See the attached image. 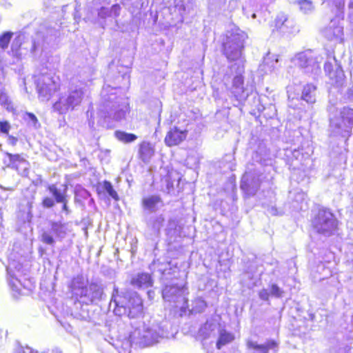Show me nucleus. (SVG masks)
Instances as JSON below:
<instances>
[{
    "label": "nucleus",
    "instance_id": "nucleus-24",
    "mask_svg": "<svg viewBox=\"0 0 353 353\" xmlns=\"http://www.w3.org/2000/svg\"><path fill=\"white\" fill-rule=\"evenodd\" d=\"M323 34L328 40H342L343 27L339 25L336 20H331L328 26L323 30Z\"/></svg>",
    "mask_w": 353,
    "mask_h": 353
},
{
    "label": "nucleus",
    "instance_id": "nucleus-38",
    "mask_svg": "<svg viewBox=\"0 0 353 353\" xmlns=\"http://www.w3.org/2000/svg\"><path fill=\"white\" fill-rule=\"evenodd\" d=\"M13 33L11 32H6L0 35V47L4 50L6 49L10 43Z\"/></svg>",
    "mask_w": 353,
    "mask_h": 353
},
{
    "label": "nucleus",
    "instance_id": "nucleus-48",
    "mask_svg": "<svg viewBox=\"0 0 353 353\" xmlns=\"http://www.w3.org/2000/svg\"><path fill=\"white\" fill-rule=\"evenodd\" d=\"M270 296V290H268L267 289H262L259 292V296L263 301H268L269 300Z\"/></svg>",
    "mask_w": 353,
    "mask_h": 353
},
{
    "label": "nucleus",
    "instance_id": "nucleus-35",
    "mask_svg": "<svg viewBox=\"0 0 353 353\" xmlns=\"http://www.w3.org/2000/svg\"><path fill=\"white\" fill-rule=\"evenodd\" d=\"M23 118L30 127H32L34 129H38L40 127V123L33 113L26 112Z\"/></svg>",
    "mask_w": 353,
    "mask_h": 353
},
{
    "label": "nucleus",
    "instance_id": "nucleus-2",
    "mask_svg": "<svg viewBox=\"0 0 353 353\" xmlns=\"http://www.w3.org/2000/svg\"><path fill=\"white\" fill-rule=\"evenodd\" d=\"M168 325V323L165 319L150 318L131 333L130 341L141 347L153 345L167 337Z\"/></svg>",
    "mask_w": 353,
    "mask_h": 353
},
{
    "label": "nucleus",
    "instance_id": "nucleus-17",
    "mask_svg": "<svg viewBox=\"0 0 353 353\" xmlns=\"http://www.w3.org/2000/svg\"><path fill=\"white\" fill-rule=\"evenodd\" d=\"M274 23L275 29L283 34H293L299 31L295 21L283 13L277 15Z\"/></svg>",
    "mask_w": 353,
    "mask_h": 353
},
{
    "label": "nucleus",
    "instance_id": "nucleus-9",
    "mask_svg": "<svg viewBox=\"0 0 353 353\" xmlns=\"http://www.w3.org/2000/svg\"><path fill=\"white\" fill-rule=\"evenodd\" d=\"M230 74H225L224 81L227 77L229 79L231 76H234L232 79V85L230 88L231 93L237 101H243L249 95L248 90L244 88V80L242 74L244 72V65L241 63H234L229 67Z\"/></svg>",
    "mask_w": 353,
    "mask_h": 353
},
{
    "label": "nucleus",
    "instance_id": "nucleus-54",
    "mask_svg": "<svg viewBox=\"0 0 353 353\" xmlns=\"http://www.w3.org/2000/svg\"><path fill=\"white\" fill-rule=\"evenodd\" d=\"M348 8L350 10V14L353 17V0H350Z\"/></svg>",
    "mask_w": 353,
    "mask_h": 353
},
{
    "label": "nucleus",
    "instance_id": "nucleus-25",
    "mask_svg": "<svg viewBox=\"0 0 353 353\" xmlns=\"http://www.w3.org/2000/svg\"><path fill=\"white\" fill-rule=\"evenodd\" d=\"M279 56L276 54H271L270 53L263 59V63L260 65V70L265 73L272 72L278 69L279 65Z\"/></svg>",
    "mask_w": 353,
    "mask_h": 353
},
{
    "label": "nucleus",
    "instance_id": "nucleus-57",
    "mask_svg": "<svg viewBox=\"0 0 353 353\" xmlns=\"http://www.w3.org/2000/svg\"><path fill=\"white\" fill-rule=\"evenodd\" d=\"M50 32L51 33H52V32H54V30H50Z\"/></svg>",
    "mask_w": 353,
    "mask_h": 353
},
{
    "label": "nucleus",
    "instance_id": "nucleus-18",
    "mask_svg": "<svg viewBox=\"0 0 353 353\" xmlns=\"http://www.w3.org/2000/svg\"><path fill=\"white\" fill-rule=\"evenodd\" d=\"M6 155L9 159L8 167L16 170L22 176L28 175L30 163L24 157L19 154H13L9 152H6Z\"/></svg>",
    "mask_w": 353,
    "mask_h": 353
},
{
    "label": "nucleus",
    "instance_id": "nucleus-34",
    "mask_svg": "<svg viewBox=\"0 0 353 353\" xmlns=\"http://www.w3.org/2000/svg\"><path fill=\"white\" fill-rule=\"evenodd\" d=\"M295 3L299 6V10L305 14L311 13L314 9L310 0H297Z\"/></svg>",
    "mask_w": 353,
    "mask_h": 353
},
{
    "label": "nucleus",
    "instance_id": "nucleus-44",
    "mask_svg": "<svg viewBox=\"0 0 353 353\" xmlns=\"http://www.w3.org/2000/svg\"><path fill=\"white\" fill-rule=\"evenodd\" d=\"M55 202L53 198L46 196L43 198L41 205L44 208H51L54 206Z\"/></svg>",
    "mask_w": 353,
    "mask_h": 353
},
{
    "label": "nucleus",
    "instance_id": "nucleus-21",
    "mask_svg": "<svg viewBox=\"0 0 353 353\" xmlns=\"http://www.w3.org/2000/svg\"><path fill=\"white\" fill-rule=\"evenodd\" d=\"M220 324L216 319H210L200 327L198 332V336L202 339H206L217 334Z\"/></svg>",
    "mask_w": 353,
    "mask_h": 353
},
{
    "label": "nucleus",
    "instance_id": "nucleus-28",
    "mask_svg": "<svg viewBox=\"0 0 353 353\" xmlns=\"http://www.w3.org/2000/svg\"><path fill=\"white\" fill-rule=\"evenodd\" d=\"M154 154L152 145L147 141H143L139 145V157L143 162L148 163Z\"/></svg>",
    "mask_w": 353,
    "mask_h": 353
},
{
    "label": "nucleus",
    "instance_id": "nucleus-16",
    "mask_svg": "<svg viewBox=\"0 0 353 353\" xmlns=\"http://www.w3.org/2000/svg\"><path fill=\"white\" fill-rule=\"evenodd\" d=\"M245 345L248 353H277L279 349V343L272 339H268L263 343L248 339Z\"/></svg>",
    "mask_w": 353,
    "mask_h": 353
},
{
    "label": "nucleus",
    "instance_id": "nucleus-1",
    "mask_svg": "<svg viewBox=\"0 0 353 353\" xmlns=\"http://www.w3.org/2000/svg\"><path fill=\"white\" fill-rule=\"evenodd\" d=\"M118 89L104 85L101 92L98 114L99 124L104 128L112 126L111 120L119 121L125 117L128 111V104L123 98L117 96Z\"/></svg>",
    "mask_w": 353,
    "mask_h": 353
},
{
    "label": "nucleus",
    "instance_id": "nucleus-10",
    "mask_svg": "<svg viewBox=\"0 0 353 353\" xmlns=\"http://www.w3.org/2000/svg\"><path fill=\"white\" fill-rule=\"evenodd\" d=\"M292 61L306 74L318 75L321 72L319 57L311 50L297 53Z\"/></svg>",
    "mask_w": 353,
    "mask_h": 353
},
{
    "label": "nucleus",
    "instance_id": "nucleus-31",
    "mask_svg": "<svg viewBox=\"0 0 353 353\" xmlns=\"http://www.w3.org/2000/svg\"><path fill=\"white\" fill-rule=\"evenodd\" d=\"M219 334V339L216 342V348L220 350L223 345L230 343L233 340V336L230 334L221 329V327L217 332Z\"/></svg>",
    "mask_w": 353,
    "mask_h": 353
},
{
    "label": "nucleus",
    "instance_id": "nucleus-39",
    "mask_svg": "<svg viewBox=\"0 0 353 353\" xmlns=\"http://www.w3.org/2000/svg\"><path fill=\"white\" fill-rule=\"evenodd\" d=\"M103 188L110 196L116 201L119 200V196L110 182L105 181L103 182Z\"/></svg>",
    "mask_w": 353,
    "mask_h": 353
},
{
    "label": "nucleus",
    "instance_id": "nucleus-5",
    "mask_svg": "<svg viewBox=\"0 0 353 353\" xmlns=\"http://www.w3.org/2000/svg\"><path fill=\"white\" fill-rule=\"evenodd\" d=\"M247 34L238 27L233 26L226 33L223 43V53L229 61L243 64V52Z\"/></svg>",
    "mask_w": 353,
    "mask_h": 353
},
{
    "label": "nucleus",
    "instance_id": "nucleus-23",
    "mask_svg": "<svg viewBox=\"0 0 353 353\" xmlns=\"http://www.w3.org/2000/svg\"><path fill=\"white\" fill-rule=\"evenodd\" d=\"M55 35L51 34L50 36L44 37L42 32H39L36 34V37L34 39L32 46L31 48V52L37 56L39 52L43 51L46 48L45 44L48 45L54 39Z\"/></svg>",
    "mask_w": 353,
    "mask_h": 353
},
{
    "label": "nucleus",
    "instance_id": "nucleus-58",
    "mask_svg": "<svg viewBox=\"0 0 353 353\" xmlns=\"http://www.w3.org/2000/svg\"><path fill=\"white\" fill-rule=\"evenodd\" d=\"M3 123V121H1L0 120V123Z\"/></svg>",
    "mask_w": 353,
    "mask_h": 353
},
{
    "label": "nucleus",
    "instance_id": "nucleus-22",
    "mask_svg": "<svg viewBox=\"0 0 353 353\" xmlns=\"http://www.w3.org/2000/svg\"><path fill=\"white\" fill-rule=\"evenodd\" d=\"M188 131L181 130L177 127H173L167 133L165 137V143L168 146L179 145L184 141L187 137Z\"/></svg>",
    "mask_w": 353,
    "mask_h": 353
},
{
    "label": "nucleus",
    "instance_id": "nucleus-3",
    "mask_svg": "<svg viewBox=\"0 0 353 353\" xmlns=\"http://www.w3.org/2000/svg\"><path fill=\"white\" fill-rule=\"evenodd\" d=\"M110 307L113 308L114 313L117 316H126L133 319L142 312V300L137 293L129 294L126 292L119 291V288L114 285Z\"/></svg>",
    "mask_w": 353,
    "mask_h": 353
},
{
    "label": "nucleus",
    "instance_id": "nucleus-43",
    "mask_svg": "<svg viewBox=\"0 0 353 353\" xmlns=\"http://www.w3.org/2000/svg\"><path fill=\"white\" fill-rule=\"evenodd\" d=\"M97 14L99 19H105L107 17H110V11L109 8L102 6L97 9Z\"/></svg>",
    "mask_w": 353,
    "mask_h": 353
},
{
    "label": "nucleus",
    "instance_id": "nucleus-20",
    "mask_svg": "<svg viewBox=\"0 0 353 353\" xmlns=\"http://www.w3.org/2000/svg\"><path fill=\"white\" fill-rule=\"evenodd\" d=\"M325 72L332 81V83L339 85L344 79V72L342 68L337 63L335 57H333L332 62L327 61L324 65Z\"/></svg>",
    "mask_w": 353,
    "mask_h": 353
},
{
    "label": "nucleus",
    "instance_id": "nucleus-7",
    "mask_svg": "<svg viewBox=\"0 0 353 353\" xmlns=\"http://www.w3.org/2000/svg\"><path fill=\"white\" fill-rule=\"evenodd\" d=\"M84 97L85 90L81 85H71L54 103V110L61 114L74 110L80 106Z\"/></svg>",
    "mask_w": 353,
    "mask_h": 353
},
{
    "label": "nucleus",
    "instance_id": "nucleus-51",
    "mask_svg": "<svg viewBox=\"0 0 353 353\" xmlns=\"http://www.w3.org/2000/svg\"><path fill=\"white\" fill-rule=\"evenodd\" d=\"M268 212L272 215H279V214H281V212H279L277 209L275 207H274V206H272L271 208H270L268 209Z\"/></svg>",
    "mask_w": 353,
    "mask_h": 353
},
{
    "label": "nucleus",
    "instance_id": "nucleus-19",
    "mask_svg": "<svg viewBox=\"0 0 353 353\" xmlns=\"http://www.w3.org/2000/svg\"><path fill=\"white\" fill-rule=\"evenodd\" d=\"M252 159L261 167L269 169L272 168L273 163L272 156L266 145L263 143L259 144L256 150L252 154Z\"/></svg>",
    "mask_w": 353,
    "mask_h": 353
},
{
    "label": "nucleus",
    "instance_id": "nucleus-52",
    "mask_svg": "<svg viewBox=\"0 0 353 353\" xmlns=\"http://www.w3.org/2000/svg\"><path fill=\"white\" fill-rule=\"evenodd\" d=\"M67 203H68V199H66L65 202H61L60 203H63L62 210L65 212L67 214H69L70 213V210H69V208L68 207Z\"/></svg>",
    "mask_w": 353,
    "mask_h": 353
},
{
    "label": "nucleus",
    "instance_id": "nucleus-33",
    "mask_svg": "<svg viewBox=\"0 0 353 353\" xmlns=\"http://www.w3.org/2000/svg\"><path fill=\"white\" fill-rule=\"evenodd\" d=\"M114 136L118 140L125 143L133 142L137 139V137L134 134L119 130L114 132Z\"/></svg>",
    "mask_w": 353,
    "mask_h": 353
},
{
    "label": "nucleus",
    "instance_id": "nucleus-14",
    "mask_svg": "<svg viewBox=\"0 0 353 353\" xmlns=\"http://www.w3.org/2000/svg\"><path fill=\"white\" fill-rule=\"evenodd\" d=\"M316 87L312 84L305 85L303 88L302 94L300 99H295L294 97H292V94H290V90H288L289 106L294 109H302L301 107L299 106V104H297L296 101H305V103H307V108H303V109L305 111L311 110L312 104H314L316 102Z\"/></svg>",
    "mask_w": 353,
    "mask_h": 353
},
{
    "label": "nucleus",
    "instance_id": "nucleus-13",
    "mask_svg": "<svg viewBox=\"0 0 353 353\" xmlns=\"http://www.w3.org/2000/svg\"><path fill=\"white\" fill-rule=\"evenodd\" d=\"M252 166L251 165L248 167L241 182V188L248 196L254 195L258 191L261 182L259 179L261 172L257 170L256 168H252Z\"/></svg>",
    "mask_w": 353,
    "mask_h": 353
},
{
    "label": "nucleus",
    "instance_id": "nucleus-4",
    "mask_svg": "<svg viewBox=\"0 0 353 353\" xmlns=\"http://www.w3.org/2000/svg\"><path fill=\"white\" fill-rule=\"evenodd\" d=\"M70 288L72 296L85 305L97 303L105 296L102 284L89 283L88 278L81 274L72 279Z\"/></svg>",
    "mask_w": 353,
    "mask_h": 353
},
{
    "label": "nucleus",
    "instance_id": "nucleus-27",
    "mask_svg": "<svg viewBox=\"0 0 353 353\" xmlns=\"http://www.w3.org/2000/svg\"><path fill=\"white\" fill-rule=\"evenodd\" d=\"M48 190L58 203L65 202L67 199L68 186L65 184L61 185L60 188L55 184H51L48 185Z\"/></svg>",
    "mask_w": 353,
    "mask_h": 353
},
{
    "label": "nucleus",
    "instance_id": "nucleus-32",
    "mask_svg": "<svg viewBox=\"0 0 353 353\" xmlns=\"http://www.w3.org/2000/svg\"><path fill=\"white\" fill-rule=\"evenodd\" d=\"M207 303L201 297L194 299L192 302V308L190 312L192 314H199L205 311L207 307Z\"/></svg>",
    "mask_w": 353,
    "mask_h": 353
},
{
    "label": "nucleus",
    "instance_id": "nucleus-56",
    "mask_svg": "<svg viewBox=\"0 0 353 353\" xmlns=\"http://www.w3.org/2000/svg\"><path fill=\"white\" fill-rule=\"evenodd\" d=\"M2 337V335H1V330H0V339H1Z\"/></svg>",
    "mask_w": 353,
    "mask_h": 353
},
{
    "label": "nucleus",
    "instance_id": "nucleus-50",
    "mask_svg": "<svg viewBox=\"0 0 353 353\" xmlns=\"http://www.w3.org/2000/svg\"><path fill=\"white\" fill-rule=\"evenodd\" d=\"M8 137V143L12 145V146H14L17 145V142H18V139L17 137H14L13 136H11V135H6Z\"/></svg>",
    "mask_w": 353,
    "mask_h": 353
},
{
    "label": "nucleus",
    "instance_id": "nucleus-29",
    "mask_svg": "<svg viewBox=\"0 0 353 353\" xmlns=\"http://www.w3.org/2000/svg\"><path fill=\"white\" fill-rule=\"evenodd\" d=\"M132 284L138 288H149L152 285L151 276L148 273L139 274L132 279Z\"/></svg>",
    "mask_w": 353,
    "mask_h": 353
},
{
    "label": "nucleus",
    "instance_id": "nucleus-8",
    "mask_svg": "<svg viewBox=\"0 0 353 353\" xmlns=\"http://www.w3.org/2000/svg\"><path fill=\"white\" fill-rule=\"evenodd\" d=\"M188 288L183 284H179L174 281L165 285L162 290V296L165 301L170 303L172 307H180L185 311L188 308Z\"/></svg>",
    "mask_w": 353,
    "mask_h": 353
},
{
    "label": "nucleus",
    "instance_id": "nucleus-41",
    "mask_svg": "<svg viewBox=\"0 0 353 353\" xmlns=\"http://www.w3.org/2000/svg\"><path fill=\"white\" fill-rule=\"evenodd\" d=\"M269 290L270 295L275 298H281L284 293L283 290L274 283L270 286Z\"/></svg>",
    "mask_w": 353,
    "mask_h": 353
},
{
    "label": "nucleus",
    "instance_id": "nucleus-40",
    "mask_svg": "<svg viewBox=\"0 0 353 353\" xmlns=\"http://www.w3.org/2000/svg\"><path fill=\"white\" fill-rule=\"evenodd\" d=\"M323 3H327L329 7H335L337 10L343 8L345 0H322Z\"/></svg>",
    "mask_w": 353,
    "mask_h": 353
},
{
    "label": "nucleus",
    "instance_id": "nucleus-47",
    "mask_svg": "<svg viewBox=\"0 0 353 353\" xmlns=\"http://www.w3.org/2000/svg\"><path fill=\"white\" fill-rule=\"evenodd\" d=\"M109 10L110 11V17H117L120 14L121 6L119 4H114Z\"/></svg>",
    "mask_w": 353,
    "mask_h": 353
},
{
    "label": "nucleus",
    "instance_id": "nucleus-53",
    "mask_svg": "<svg viewBox=\"0 0 353 353\" xmlns=\"http://www.w3.org/2000/svg\"><path fill=\"white\" fill-rule=\"evenodd\" d=\"M300 156L302 157V154L299 150H294L292 152V157L295 158L296 160L299 159Z\"/></svg>",
    "mask_w": 353,
    "mask_h": 353
},
{
    "label": "nucleus",
    "instance_id": "nucleus-45",
    "mask_svg": "<svg viewBox=\"0 0 353 353\" xmlns=\"http://www.w3.org/2000/svg\"><path fill=\"white\" fill-rule=\"evenodd\" d=\"M11 125L8 121H3L0 123V133L8 135Z\"/></svg>",
    "mask_w": 353,
    "mask_h": 353
},
{
    "label": "nucleus",
    "instance_id": "nucleus-6",
    "mask_svg": "<svg viewBox=\"0 0 353 353\" xmlns=\"http://www.w3.org/2000/svg\"><path fill=\"white\" fill-rule=\"evenodd\" d=\"M330 130L334 135L349 136L353 126V109L344 107L339 112L334 104L327 106Z\"/></svg>",
    "mask_w": 353,
    "mask_h": 353
},
{
    "label": "nucleus",
    "instance_id": "nucleus-49",
    "mask_svg": "<svg viewBox=\"0 0 353 353\" xmlns=\"http://www.w3.org/2000/svg\"><path fill=\"white\" fill-rule=\"evenodd\" d=\"M346 100L348 102H353V86L347 89L346 93Z\"/></svg>",
    "mask_w": 353,
    "mask_h": 353
},
{
    "label": "nucleus",
    "instance_id": "nucleus-42",
    "mask_svg": "<svg viewBox=\"0 0 353 353\" xmlns=\"http://www.w3.org/2000/svg\"><path fill=\"white\" fill-rule=\"evenodd\" d=\"M226 3V0H209V8L210 10H219Z\"/></svg>",
    "mask_w": 353,
    "mask_h": 353
},
{
    "label": "nucleus",
    "instance_id": "nucleus-11",
    "mask_svg": "<svg viewBox=\"0 0 353 353\" xmlns=\"http://www.w3.org/2000/svg\"><path fill=\"white\" fill-rule=\"evenodd\" d=\"M39 97L41 101H48L59 87V79L51 73L41 74L36 81Z\"/></svg>",
    "mask_w": 353,
    "mask_h": 353
},
{
    "label": "nucleus",
    "instance_id": "nucleus-46",
    "mask_svg": "<svg viewBox=\"0 0 353 353\" xmlns=\"http://www.w3.org/2000/svg\"><path fill=\"white\" fill-rule=\"evenodd\" d=\"M0 103L3 105L4 106H6V108L8 109L9 106L10 105V101L8 99V96L3 93L2 92H0Z\"/></svg>",
    "mask_w": 353,
    "mask_h": 353
},
{
    "label": "nucleus",
    "instance_id": "nucleus-15",
    "mask_svg": "<svg viewBox=\"0 0 353 353\" xmlns=\"http://www.w3.org/2000/svg\"><path fill=\"white\" fill-rule=\"evenodd\" d=\"M49 225L50 227V232H43L41 234V241L46 244L54 245L55 241L51 233H52L57 239L61 241L68 234V223L54 221H50L49 222Z\"/></svg>",
    "mask_w": 353,
    "mask_h": 353
},
{
    "label": "nucleus",
    "instance_id": "nucleus-37",
    "mask_svg": "<svg viewBox=\"0 0 353 353\" xmlns=\"http://www.w3.org/2000/svg\"><path fill=\"white\" fill-rule=\"evenodd\" d=\"M14 268L16 269V270L18 272H19L21 269V264L16 265V263L14 262H12V263H10L7 268V272H8V275L11 278L14 279L16 280V281L20 283V281L17 278V275L15 274V272L13 270Z\"/></svg>",
    "mask_w": 353,
    "mask_h": 353
},
{
    "label": "nucleus",
    "instance_id": "nucleus-55",
    "mask_svg": "<svg viewBox=\"0 0 353 353\" xmlns=\"http://www.w3.org/2000/svg\"><path fill=\"white\" fill-rule=\"evenodd\" d=\"M252 18H256V13H253L252 15Z\"/></svg>",
    "mask_w": 353,
    "mask_h": 353
},
{
    "label": "nucleus",
    "instance_id": "nucleus-30",
    "mask_svg": "<svg viewBox=\"0 0 353 353\" xmlns=\"http://www.w3.org/2000/svg\"><path fill=\"white\" fill-rule=\"evenodd\" d=\"M162 203L161 198L157 195H152L143 199L142 204L145 210L150 212H154L158 210V205Z\"/></svg>",
    "mask_w": 353,
    "mask_h": 353
},
{
    "label": "nucleus",
    "instance_id": "nucleus-26",
    "mask_svg": "<svg viewBox=\"0 0 353 353\" xmlns=\"http://www.w3.org/2000/svg\"><path fill=\"white\" fill-rule=\"evenodd\" d=\"M88 305H85L83 302L77 300L74 304V308L72 310V315L79 320L90 321V316L88 309Z\"/></svg>",
    "mask_w": 353,
    "mask_h": 353
},
{
    "label": "nucleus",
    "instance_id": "nucleus-36",
    "mask_svg": "<svg viewBox=\"0 0 353 353\" xmlns=\"http://www.w3.org/2000/svg\"><path fill=\"white\" fill-rule=\"evenodd\" d=\"M164 217L162 215L155 216L151 218L150 224L154 231L159 232L164 223Z\"/></svg>",
    "mask_w": 353,
    "mask_h": 353
},
{
    "label": "nucleus",
    "instance_id": "nucleus-12",
    "mask_svg": "<svg viewBox=\"0 0 353 353\" xmlns=\"http://www.w3.org/2000/svg\"><path fill=\"white\" fill-rule=\"evenodd\" d=\"M337 221L333 214L327 210L321 209L312 221V226L319 234L330 236L335 230Z\"/></svg>",
    "mask_w": 353,
    "mask_h": 353
}]
</instances>
